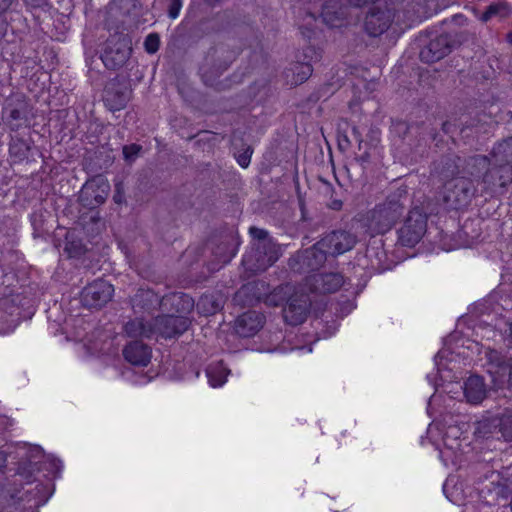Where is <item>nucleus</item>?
Wrapping results in <instances>:
<instances>
[{"label":"nucleus","instance_id":"nucleus-1","mask_svg":"<svg viewBox=\"0 0 512 512\" xmlns=\"http://www.w3.org/2000/svg\"><path fill=\"white\" fill-rule=\"evenodd\" d=\"M467 169L471 175L482 176L485 192H496L512 182V137L499 142L491 152V159L482 155L469 158Z\"/></svg>","mask_w":512,"mask_h":512},{"label":"nucleus","instance_id":"nucleus-2","mask_svg":"<svg viewBox=\"0 0 512 512\" xmlns=\"http://www.w3.org/2000/svg\"><path fill=\"white\" fill-rule=\"evenodd\" d=\"M469 159L466 161L468 164ZM486 170L482 171L480 176L471 175L465 165V172L469 174L472 179L462 177H455L447 181L444 185L443 199L446 205L451 209H462L467 207L476 195V187L474 182L478 185H482V194H493L494 192H485L484 185L482 183V176Z\"/></svg>","mask_w":512,"mask_h":512},{"label":"nucleus","instance_id":"nucleus-3","mask_svg":"<svg viewBox=\"0 0 512 512\" xmlns=\"http://www.w3.org/2000/svg\"><path fill=\"white\" fill-rule=\"evenodd\" d=\"M402 194H390L383 203L378 204L367 215V227L372 235L389 231L402 215L405 204Z\"/></svg>","mask_w":512,"mask_h":512},{"label":"nucleus","instance_id":"nucleus-4","mask_svg":"<svg viewBox=\"0 0 512 512\" xmlns=\"http://www.w3.org/2000/svg\"><path fill=\"white\" fill-rule=\"evenodd\" d=\"M279 256L280 247L275 242H257L244 254L242 264L246 270L257 273L272 266Z\"/></svg>","mask_w":512,"mask_h":512},{"label":"nucleus","instance_id":"nucleus-5","mask_svg":"<svg viewBox=\"0 0 512 512\" xmlns=\"http://www.w3.org/2000/svg\"><path fill=\"white\" fill-rule=\"evenodd\" d=\"M427 231V215L418 207L409 211L403 225L398 230V241L407 247H413Z\"/></svg>","mask_w":512,"mask_h":512},{"label":"nucleus","instance_id":"nucleus-6","mask_svg":"<svg viewBox=\"0 0 512 512\" xmlns=\"http://www.w3.org/2000/svg\"><path fill=\"white\" fill-rule=\"evenodd\" d=\"M131 53L129 40L121 34L110 36L103 48L101 60L106 68L115 70L122 67Z\"/></svg>","mask_w":512,"mask_h":512},{"label":"nucleus","instance_id":"nucleus-7","mask_svg":"<svg viewBox=\"0 0 512 512\" xmlns=\"http://www.w3.org/2000/svg\"><path fill=\"white\" fill-rule=\"evenodd\" d=\"M395 17L393 9L384 1L375 4L365 18V30L373 37L380 36L390 27Z\"/></svg>","mask_w":512,"mask_h":512},{"label":"nucleus","instance_id":"nucleus-8","mask_svg":"<svg viewBox=\"0 0 512 512\" xmlns=\"http://www.w3.org/2000/svg\"><path fill=\"white\" fill-rule=\"evenodd\" d=\"M328 254L318 241L312 247L298 252L289 260L290 268L295 272L313 271L324 264Z\"/></svg>","mask_w":512,"mask_h":512},{"label":"nucleus","instance_id":"nucleus-9","mask_svg":"<svg viewBox=\"0 0 512 512\" xmlns=\"http://www.w3.org/2000/svg\"><path fill=\"white\" fill-rule=\"evenodd\" d=\"M155 335L172 338L183 334L189 328L191 320L185 315L167 313L152 318Z\"/></svg>","mask_w":512,"mask_h":512},{"label":"nucleus","instance_id":"nucleus-10","mask_svg":"<svg viewBox=\"0 0 512 512\" xmlns=\"http://www.w3.org/2000/svg\"><path fill=\"white\" fill-rule=\"evenodd\" d=\"M113 292L114 288L109 282L98 279L84 287L81 301L86 307L101 308L111 300Z\"/></svg>","mask_w":512,"mask_h":512},{"label":"nucleus","instance_id":"nucleus-11","mask_svg":"<svg viewBox=\"0 0 512 512\" xmlns=\"http://www.w3.org/2000/svg\"><path fill=\"white\" fill-rule=\"evenodd\" d=\"M310 306L311 300L307 294L295 293L288 299L283 308L285 322L293 326L302 324L307 318Z\"/></svg>","mask_w":512,"mask_h":512},{"label":"nucleus","instance_id":"nucleus-12","mask_svg":"<svg viewBox=\"0 0 512 512\" xmlns=\"http://www.w3.org/2000/svg\"><path fill=\"white\" fill-rule=\"evenodd\" d=\"M356 244V237L347 231H333L320 240L328 255L337 256L351 250Z\"/></svg>","mask_w":512,"mask_h":512},{"label":"nucleus","instance_id":"nucleus-13","mask_svg":"<svg viewBox=\"0 0 512 512\" xmlns=\"http://www.w3.org/2000/svg\"><path fill=\"white\" fill-rule=\"evenodd\" d=\"M487 363L486 370L495 385L503 384L511 375L509 360L496 350L489 349L485 353Z\"/></svg>","mask_w":512,"mask_h":512},{"label":"nucleus","instance_id":"nucleus-14","mask_svg":"<svg viewBox=\"0 0 512 512\" xmlns=\"http://www.w3.org/2000/svg\"><path fill=\"white\" fill-rule=\"evenodd\" d=\"M131 90L117 80L110 81L104 90L103 101L110 111L124 109L130 100Z\"/></svg>","mask_w":512,"mask_h":512},{"label":"nucleus","instance_id":"nucleus-15","mask_svg":"<svg viewBox=\"0 0 512 512\" xmlns=\"http://www.w3.org/2000/svg\"><path fill=\"white\" fill-rule=\"evenodd\" d=\"M349 8L338 0H326L321 5L319 17L330 28H339L345 25L348 19Z\"/></svg>","mask_w":512,"mask_h":512},{"label":"nucleus","instance_id":"nucleus-16","mask_svg":"<svg viewBox=\"0 0 512 512\" xmlns=\"http://www.w3.org/2000/svg\"><path fill=\"white\" fill-rule=\"evenodd\" d=\"M344 284V277L337 272L313 274L307 278L310 290L317 293H334Z\"/></svg>","mask_w":512,"mask_h":512},{"label":"nucleus","instance_id":"nucleus-17","mask_svg":"<svg viewBox=\"0 0 512 512\" xmlns=\"http://www.w3.org/2000/svg\"><path fill=\"white\" fill-rule=\"evenodd\" d=\"M452 47L453 43L448 35H439L421 50L420 58L427 63L439 61L452 51Z\"/></svg>","mask_w":512,"mask_h":512},{"label":"nucleus","instance_id":"nucleus-18","mask_svg":"<svg viewBox=\"0 0 512 512\" xmlns=\"http://www.w3.org/2000/svg\"><path fill=\"white\" fill-rule=\"evenodd\" d=\"M135 313L152 315L158 309L163 310V297L151 289H139L132 299Z\"/></svg>","mask_w":512,"mask_h":512},{"label":"nucleus","instance_id":"nucleus-19","mask_svg":"<svg viewBox=\"0 0 512 512\" xmlns=\"http://www.w3.org/2000/svg\"><path fill=\"white\" fill-rule=\"evenodd\" d=\"M264 322L263 314L257 311H248L236 319L234 329L241 337H252L263 327Z\"/></svg>","mask_w":512,"mask_h":512},{"label":"nucleus","instance_id":"nucleus-20","mask_svg":"<svg viewBox=\"0 0 512 512\" xmlns=\"http://www.w3.org/2000/svg\"><path fill=\"white\" fill-rule=\"evenodd\" d=\"M194 306L193 298L185 293H171L163 296V312L188 317Z\"/></svg>","mask_w":512,"mask_h":512},{"label":"nucleus","instance_id":"nucleus-21","mask_svg":"<svg viewBox=\"0 0 512 512\" xmlns=\"http://www.w3.org/2000/svg\"><path fill=\"white\" fill-rule=\"evenodd\" d=\"M123 356L126 361L135 366H147L151 360V348L140 342L133 341L123 349Z\"/></svg>","mask_w":512,"mask_h":512},{"label":"nucleus","instance_id":"nucleus-22","mask_svg":"<svg viewBox=\"0 0 512 512\" xmlns=\"http://www.w3.org/2000/svg\"><path fill=\"white\" fill-rule=\"evenodd\" d=\"M304 56L305 59H308L307 62H297L293 64L289 70L292 73V78L290 80L292 85H299L312 75L313 68L310 61L319 59L320 54L312 48H308V50L305 51Z\"/></svg>","mask_w":512,"mask_h":512},{"label":"nucleus","instance_id":"nucleus-23","mask_svg":"<svg viewBox=\"0 0 512 512\" xmlns=\"http://www.w3.org/2000/svg\"><path fill=\"white\" fill-rule=\"evenodd\" d=\"M428 2V0H412L407 3L404 17L410 25L421 22L431 17L436 12V9L431 8Z\"/></svg>","mask_w":512,"mask_h":512},{"label":"nucleus","instance_id":"nucleus-24","mask_svg":"<svg viewBox=\"0 0 512 512\" xmlns=\"http://www.w3.org/2000/svg\"><path fill=\"white\" fill-rule=\"evenodd\" d=\"M127 336L132 338H151L155 335L152 318L136 317L128 321L124 326Z\"/></svg>","mask_w":512,"mask_h":512},{"label":"nucleus","instance_id":"nucleus-25","mask_svg":"<svg viewBox=\"0 0 512 512\" xmlns=\"http://www.w3.org/2000/svg\"><path fill=\"white\" fill-rule=\"evenodd\" d=\"M512 16V5L505 0L490 3L479 16L481 23H487L494 18L504 21Z\"/></svg>","mask_w":512,"mask_h":512},{"label":"nucleus","instance_id":"nucleus-26","mask_svg":"<svg viewBox=\"0 0 512 512\" xmlns=\"http://www.w3.org/2000/svg\"><path fill=\"white\" fill-rule=\"evenodd\" d=\"M464 395L471 404H479L486 396L483 379L479 376H471L464 383Z\"/></svg>","mask_w":512,"mask_h":512},{"label":"nucleus","instance_id":"nucleus-27","mask_svg":"<svg viewBox=\"0 0 512 512\" xmlns=\"http://www.w3.org/2000/svg\"><path fill=\"white\" fill-rule=\"evenodd\" d=\"M109 191V184L102 179L88 182L84 185L83 196L93 197L90 205H100L105 202Z\"/></svg>","mask_w":512,"mask_h":512},{"label":"nucleus","instance_id":"nucleus-28","mask_svg":"<svg viewBox=\"0 0 512 512\" xmlns=\"http://www.w3.org/2000/svg\"><path fill=\"white\" fill-rule=\"evenodd\" d=\"M300 3L307 7L304 8L303 22L300 24V29L305 37H310L312 27L317 21V4L318 0H300Z\"/></svg>","mask_w":512,"mask_h":512},{"label":"nucleus","instance_id":"nucleus-29","mask_svg":"<svg viewBox=\"0 0 512 512\" xmlns=\"http://www.w3.org/2000/svg\"><path fill=\"white\" fill-rule=\"evenodd\" d=\"M4 119L11 130L17 131L26 125L27 118L25 116V109L16 107H6L4 110Z\"/></svg>","mask_w":512,"mask_h":512},{"label":"nucleus","instance_id":"nucleus-30","mask_svg":"<svg viewBox=\"0 0 512 512\" xmlns=\"http://www.w3.org/2000/svg\"><path fill=\"white\" fill-rule=\"evenodd\" d=\"M206 375L210 385L214 388L222 386L228 376V372L222 363L211 364L206 369Z\"/></svg>","mask_w":512,"mask_h":512},{"label":"nucleus","instance_id":"nucleus-31","mask_svg":"<svg viewBox=\"0 0 512 512\" xmlns=\"http://www.w3.org/2000/svg\"><path fill=\"white\" fill-rule=\"evenodd\" d=\"M197 310L199 313L208 316L215 314L217 311H219L222 307L221 299L210 294V295H203L197 305Z\"/></svg>","mask_w":512,"mask_h":512},{"label":"nucleus","instance_id":"nucleus-32","mask_svg":"<svg viewBox=\"0 0 512 512\" xmlns=\"http://www.w3.org/2000/svg\"><path fill=\"white\" fill-rule=\"evenodd\" d=\"M499 432L506 441H512V409H506L496 419Z\"/></svg>","mask_w":512,"mask_h":512},{"label":"nucleus","instance_id":"nucleus-33","mask_svg":"<svg viewBox=\"0 0 512 512\" xmlns=\"http://www.w3.org/2000/svg\"><path fill=\"white\" fill-rule=\"evenodd\" d=\"M18 489L0 487V509L10 505L11 501L16 497Z\"/></svg>","mask_w":512,"mask_h":512},{"label":"nucleus","instance_id":"nucleus-34","mask_svg":"<svg viewBox=\"0 0 512 512\" xmlns=\"http://www.w3.org/2000/svg\"><path fill=\"white\" fill-rule=\"evenodd\" d=\"M160 45L159 36L156 33L149 34L144 42L145 50L149 54H154L158 51Z\"/></svg>","mask_w":512,"mask_h":512},{"label":"nucleus","instance_id":"nucleus-35","mask_svg":"<svg viewBox=\"0 0 512 512\" xmlns=\"http://www.w3.org/2000/svg\"><path fill=\"white\" fill-rule=\"evenodd\" d=\"M142 147L138 144H130L123 147V155L125 160L134 161L141 151Z\"/></svg>","mask_w":512,"mask_h":512},{"label":"nucleus","instance_id":"nucleus-36","mask_svg":"<svg viewBox=\"0 0 512 512\" xmlns=\"http://www.w3.org/2000/svg\"><path fill=\"white\" fill-rule=\"evenodd\" d=\"M249 232L251 236L257 240V242H273L270 238H268V232L264 229L257 227H250Z\"/></svg>","mask_w":512,"mask_h":512},{"label":"nucleus","instance_id":"nucleus-37","mask_svg":"<svg viewBox=\"0 0 512 512\" xmlns=\"http://www.w3.org/2000/svg\"><path fill=\"white\" fill-rule=\"evenodd\" d=\"M181 8H182L181 0H172L169 5V9H168L169 17L172 19H176L179 16Z\"/></svg>","mask_w":512,"mask_h":512},{"label":"nucleus","instance_id":"nucleus-38","mask_svg":"<svg viewBox=\"0 0 512 512\" xmlns=\"http://www.w3.org/2000/svg\"><path fill=\"white\" fill-rule=\"evenodd\" d=\"M113 200L117 204H122L125 201L124 188L121 183H117L115 185V193L113 195Z\"/></svg>","mask_w":512,"mask_h":512},{"label":"nucleus","instance_id":"nucleus-39","mask_svg":"<svg viewBox=\"0 0 512 512\" xmlns=\"http://www.w3.org/2000/svg\"><path fill=\"white\" fill-rule=\"evenodd\" d=\"M6 463V455L0 451V473L2 472V469L5 467ZM0 487L3 488H11L10 484L7 483V478L4 477L2 474H0Z\"/></svg>","mask_w":512,"mask_h":512},{"label":"nucleus","instance_id":"nucleus-40","mask_svg":"<svg viewBox=\"0 0 512 512\" xmlns=\"http://www.w3.org/2000/svg\"><path fill=\"white\" fill-rule=\"evenodd\" d=\"M250 161H251V152H249V149H247L243 154H240L237 157L238 164L243 168L248 167L250 164Z\"/></svg>","mask_w":512,"mask_h":512},{"label":"nucleus","instance_id":"nucleus-41","mask_svg":"<svg viewBox=\"0 0 512 512\" xmlns=\"http://www.w3.org/2000/svg\"><path fill=\"white\" fill-rule=\"evenodd\" d=\"M452 21L457 25L463 26L467 24L468 19L462 14H456L452 17Z\"/></svg>","mask_w":512,"mask_h":512},{"label":"nucleus","instance_id":"nucleus-42","mask_svg":"<svg viewBox=\"0 0 512 512\" xmlns=\"http://www.w3.org/2000/svg\"><path fill=\"white\" fill-rule=\"evenodd\" d=\"M374 0H348L349 4L354 7H362Z\"/></svg>","mask_w":512,"mask_h":512},{"label":"nucleus","instance_id":"nucleus-43","mask_svg":"<svg viewBox=\"0 0 512 512\" xmlns=\"http://www.w3.org/2000/svg\"><path fill=\"white\" fill-rule=\"evenodd\" d=\"M14 0H0V13L5 12Z\"/></svg>","mask_w":512,"mask_h":512},{"label":"nucleus","instance_id":"nucleus-44","mask_svg":"<svg viewBox=\"0 0 512 512\" xmlns=\"http://www.w3.org/2000/svg\"><path fill=\"white\" fill-rule=\"evenodd\" d=\"M201 72H202V77H203L204 81H205L207 84L212 85V81L208 78V76H207V71L205 70V67H202V68H201Z\"/></svg>","mask_w":512,"mask_h":512},{"label":"nucleus","instance_id":"nucleus-45","mask_svg":"<svg viewBox=\"0 0 512 512\" xmlns=\"http://www.w3.org/2000/svg\"><path fill=\"white\" fill-rule=\"evenodd\" d=\"M471 11L472 13L474 14V16L479 20V16L482 14L480 13V11L474 7L471 8Z\"/></svg>","mask_w":512,"mask_h":512},{"label":"nucleus","instance_id":"nucleus-46","mask_svg":"<svg viewBox=\"0 0 512 512\" xmlns=\"http://www.w3.org/2000/svg\"><path fill=\"white\" fill-rule=\"evenodd\" d=\"M443 130L445 133H449L450 132V124L448 123H443V126H442Z\"/></svg>","mask_w":512,"mask_h":512},{"label":"nucleus","instance_id":"nucleus-47","mask_svg":"<svg viewBox=\"0 0 512 512\" xmlns=\"http://www.w3.org/2000/svg\"><path fill=\"white\" fill-rule=\"evenodd\" d=\"M507 42L512 45V32H509L506 36Z\"/></svg>","mask_w":512,"mask_h":512},{"label":"nucleus","instance_id":"nucleus-48","mask_svg":"<svg viewBox=\"0 0 512 512\" xmlns=\"http://www.w3.org/2000/svg\"><path fill=\"white\" fill-rule=\"evenodd\" d=\"M396 193H399V191H397ZM400 193L402 194L401 199H402V198H403V199H406V196H403V194H405V193H404L403 191H400Z\"/></svg>","mask_w":512,"mask_h":512},{"label":"nucleus","instance_id":"nucleus-49","mask_svg":"<svg viewBox=\"0 0 512 512\" xmlns=\"http://www.w3.org/2000/svg\"><path fill=\"white\" fill-rule=\"evenodd\" d=\"M229 260H230V258H229V257H227V258L223 259V260H222V262H223V263H227V262H229Z\"/></svg>","mask_w":512,"mask_h":512}]
</instances>
